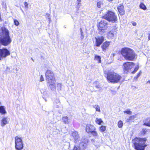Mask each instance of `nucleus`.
Instances as JSON below:
<instances>
[{
	"label": "nucleus",
	"mask_w": 150,
	"mask_h": 150,
	"mask_svg": "<svg viewBox=\"0 0 150 150\" xmlns=\"http://www.w3.org/2000/svg\"><path fill=\"white\" fill-rule=\"evenodd\" d=\"M104 73L107 74V78L110 82L117 83L120 82L122 79V76L112 71H105Z\"/></svg>",
	"instance_id": "1"
},
{
	"label": "nucleus",
	"mask_w": 150,
	"mask_h": 150,
	"mask_svg": "<svg viewBox=\"0 0 150 150\" xmlns=\"http://www.w3.org/2000/svg\"><path fill=\"white\" fill-rule=\"evenodd\" d=\"M2 34L0 35V42L2 45H8L11 42V39L9 35V31L5 28H2Z\"/></svg>",
	"instance_id": "2"
},
{
	"label": "nucleus",
	"mask_w": 150,
	"mask_h": 150,
	"mask_svg": "<svg viewBox=\"0 0 150 150\" xmlns=\"http://www.w3.org/2000/svg\"><path fill=\"white\" fill-rule=\"evenodd\" d=\"M121 53L124 58L127 60L133 61L135 57V53L131 49L125 47L122 49Z\"/></svg>",
	"instance_id": "3"
},
{
	"label": "nucleus",
	"mask_w": 150,
	"mask_h": 150,
	"mask_svg": "<svg viewBox=\"0 0 150 150\" xmlns=\"http://www.w3.org/2000/svg\"><path fill=\"white\" fill-rule=\"evenodd\" d=\"M121 53L124 58L127 60L133 61L135 57V53L131 49L125 47L122 49Z\"/></svg>",
	"instance_id": "4"
},
{
	"label": "nucleus",
	"mask_w": 150,
	"mask_h": 150,
	"mask_svg": "<svg viewBox=\"0 0 150 150\" xmlns=\"http://www.w3.org/2000/svg\"><path fill=\"white\" fill-rule=\"evenodd\" d=\"M146 140L145 138H135L132 140L134 148L137 150H144L146 146L145 144Z\"/></svg>",
	"instance_id": "5"
},
{
	"label": "nucleus",
	"mask_w": 150,
	"mask_h": 150,
	"mask_svg": "<svg viewBox=\"0 0 150 150\" xmlns=\"http://www.w3.org/2000/svg\"><path fill=\"white\" fill-rule=\"evenodd\" d=\"M124 72L127 74L128 72H131L132 73H135L138 69V67H136L133 71L132 70L134 67V64L133 62H127L123 64Z\"/></svg>",
	"instance_id": "6"
},
{
	"label": "nucleus",
	"mask_w": 150,
	"mask_h": 150,
	"mask_svg": "<svg viewBox=\"0 0 150 150\" xmlns=\"http://www.w3.org/2000/svg\"><path fill=\"white\" fill-rule=\"evenodd\" d=\"M104 18L109 22L113 23L117 22V19L115 13L111 11H108L107 13L103 16Z\"/></svg>",
	"instance_id": "7"
},
{
	"label": "nucleus",
	"mask_w": 150,
	"mask_h": 150,
	"mask_svg": "<svg viewBox=\"0 0 150 150\" xmlns=\"http://www.w3.org/2000/svg\"><path fill=\"white\" fill-rule=\"evenodd\" d=\"M108 23L105 21H102L99 23L98 28L99 33L103 35L105 33V30L107 28Z\"/></svg>",
	"instance_id": "8"
},
{
	"label": "nucleus",
	"mask_w": 150,
	"mask_h": 150,
	"mask_svg": "<svg viewBox=\"0 0 150 150\" xmlns=\"http://www.w3.org/2000/svg\"><path fill=\"white\" fill-rule=\"evenodd\" d=\"M15 148L16 150H22L23 148V144L22 139L17 136L15 138Z\"/></svg>",
	"instance_id": "9"
},
{
	"label": "nucleus",
	"mask_w": 150,
	"mask_h": 150,
	"mask_svg": "<svg viewBox=\"0 0 150 150\" xmlns=\"http://www.w3.org/2000/svg\"><path fill=\"white\" fill-rule=\"evenodd\" d=\"M45 76L47 82L56 81L54 73L50 70L47 69L46 71Z\"/></svg>",
	"instance_id": "10"
},
{
	"label": "nucleus",
	"mask_w": 150,
	"mask_h": 150,
	"mask_svg": "<svg viewBox=\"0 0 150 150\" xmlns=\"http://www.w3.org/2000/svg\"><path fill=\"white\" fill-rule=\"evenodd\" d=\"M10 54V52L6 49H0V60Z\"/></svg>",
	"instance_id": "11"
},
{
	"label": "nucleus",
	"mask_w": 150,
	"mask_h": 150,
	"mask_svg": "<svg viewBox=\"0 0 150 150\" xmlns=\"http://www.w3.org/2000/svg\"><path fill=\"white\" fill-rule=\"evenodd\" d=\"M71 136L74 139L75 143H77L78 142H79V141H81L80 140L79 136L77 132L76 131L73 132L71 134Z\"/></svg>",
	"instance_id": "12"
},
{
	"label": "nucleus",
	"mask_w": 150,
	"mask_h": 150,
	"mask_svg": "<svg viewBox=\"0 0 150 150\" xmlns=\"http://www.w3.org/2000/svg\"><path fill=\"white\" fill-rule=\"evenodd\" d=\"M56 81L47 82V84L51 90L52 91L56 90Z\"/></svg>",
	"instance_id": "13"
},
{
	"label": "nucleus",
	"mask_w": 150,
	"mask_h": 150,
	"mask_svg": "<svg viewBox=\"0 0 150 150\" xmlns=\"http://www.w3.org/2000/svg\"><path fill=\"white\" fill-rule=\"evenodd\" d=\"M81 142V141H79V142H78L79 143V148L81 150H84L85 149L87 146V144L88 142V140L86 139L85 140L84 142Z\"/></svg>",
	"instance_id": "14"
},
{
	"label": "nucleus",
	"mask_w": 150,
	"mask_h": 150,
	"mask_svg": "<svg viewBox=\"0 0 150 150\" xmlns=\"http://www.w3.org/2000/svg\"><path fill=\"white\" fill-rule=\"evenodd\" d=\"M86 131L87 133H91L96 130V128L94 125L91 124H87L86 128Z\"/></svg>",
	"instance_id": "15"
},
{
	"label": "nucleus",
	"mask_w": 150,
	"mask_h": 150,
	"mask_svg": "<svg viewBox=\"0 0 150 150\" xmlns=\"http://www.w3.org/2000/svg\"><path fill=\"white\" fill-rule=\"evenodd\" d=\"M95 39L96 41V45L97 47H99L104 40L103 36L98 37L95 38Z\"/></svg>",
	"instance_id": "16"
},
{
	"label": "nucleus",
	"mask_w": 150,
	"mask_h": 150,
	"mask_svg": "<svg viewBox=\"0 0 150 150\" xmlns=\"http://www.w3.org/2000/svg\"><path fill=\"white\" fill-rule=\"evenodd\" d=\"M117 33V32L116 29H112L108 33V38L109 39L113 37L115 35H116Z\"/></svg>",
	"instance_id": "17"
},
{
	"label": "nucleus",
	"mask_w": 150,
	"mask_h": 150,
	"mask_svg": "<svg viewBox=\"0 0 150 150\" xmlns=\"http://www.w3.org/2000/svg\"><path fill=\"white\" fill-rule=\"evenodd\" d=\"M9 122V119L7 117H4L1 120V125L2 127H4L6 125L8 124Z\"/></svg>",
	"instance_id": "18"
},
{
	"label": "nucleus",
	"mask_w": 150,
	"mask_h": 150,
	"mask_svg": "<svg viewBox=\"0 0 150 150\" xmlns=\"http://www.w3.org/2000/svg\"><path fill=\"white\" fill-rule=\"evenodd\" d=\"M110 42L106 41L103 43L101 46V48L103 50L105 51L106 49L109 47L110 45Z\"/></svg>",
	"instance_id": "19"
},
{
	"label": "nucleus",
	"mask_w": 150,
	"mask_h": 150,
	"mask_svg": "<svg viewBox=\"0 0 150 150\" xmlns=\"http://www.w3.org/2000/svg\"><path fill=\"white\" fill-rule=\"evenodd\" d=\"M118 11L120 15H123L125 13V11L124 10V6L123 5H120L117 7Z\"/></svg>",
	"instance_id": "20"
},
{
	"label": "nucleus",
	"mask_w": 150,
	"mask_h": 150,
	"mask_svg": "<svg viewBox=\"0 0 150 150\" xmlns=\"http://www.w3.org/2000/svg\"><path fill=\"white\" fill-rule=\"evenodd\" d=\"M62 119L63 122L65 124H68L70 122V120L67 116L63 117Z\"/></svg>",
	"instance_id": "21"
},
{
	"label": "nucleus",
	"mask_w": 150,
	"mask_h": 150,
	"mask_svg": "<svg viewBox=\"0 0 150 150\" xmlns=\"http://www.w3.org/2000/svg\"><path fill=\"white\" fill-rule=\"evenodd\" d=\"M144 125L150 127V118H147L144 120Z\"/></svg>",
	"instance_id": "22"
},
{
	"label": "nucleus",
	"mask_w": 150,
	"mask_h": 150,
	"mask_svg": "<svg viewBox=\"0 0 150 150\" xmlns=\"http://www.w3.org/2000/svg\"><path fill=\"white\" fill-rule=\"evenodd\" d=\"M93 136L95 137V139H98L99 137V136L97 132L95 130H93V131L91 132Z\"/></svg>",
	"instance_id": "23"
},
{
	"label": "nucleus",
	"mask_w": 150,
	"mask_h": 150,
	"mask_svg": "<svg viewBox=\"0 0 150 150\" xmlns=\"http://www.w3.org/2000/svg\"><path fill=\"white\" fill-rule=\"evenodd\" d=\"M101 57L97 55H95L94 59L97 60L98 62V63H100L101 62Z\"/></svg>",
	"instance_id": "24"
},
{
	"label": "nucleus",
	"mask_w": 150,
	"mask_h": 150,
	"mask_svg": "<svg viewBox=\"0 0 150 150\" xmlns=\"http://www.w3.org/2000/svg\"><path fill=\"white\" fill-rule=\"evenodd\" d=\"M56 104H57L58 105L60 104V102L59 99H55L54 102V105L55 107L57 108H59V105H56Z\"/></svg>",
	"instance_id": "25"
},
{
	"label": "nucleus",
	"mask_w": 150,
	"mask_h": 150,
	"mask_svg": "<svg viewBox=\"0 0 150 150\" xmlns=\"http://www.w3.org/2000/svg\"><path fill=\"white\" fill-rule=\"evenodd\" d=\"M0 113L3 114H5L6 113V112L4 106L0 107Z\"/></svg>",
	"instance_id": "26"
},
{
	"label": "nucleus",
	"mask_w": 150,
	"mask_h": 150,
	"mask_svg": "<svg viewBox=\"0 0 150 150\" xmlns=\"http://www.w3.org/2000/svg\"><path fill=\"white\" fill-rule=\"evenodd\" d=\"M62 84L59 83H57V88L58 91H61L62 90Z\"/></svg>",
	"instance_id": "27"
},
{
	"label": "nucleus",
	"mask_w": 150,
	"mask_h": 150,
	"mask_svg": "<svg viewBox=\"0 0 150 150\" xmlns=\"http://www.w3.org/2000/svg\"><path fill=\"white\" fill-rule=\"evenodd\" d=\"M95 122L97 124L99 125H101L102 123H103V122L101 119L97 118H96Z\"/></svg>",
	"instance_id": "28"
},
{
	"label": "nucleus",
	"mask_w": 150,
	"mask_h": 150,
	"mask_svg": "<svg viewBox=\"0 0 150 150\" xmlns=\"http://www.w3.org/2000/svg\"><path fill=\"white\" fill-rule=\"evenodd\" d=\"M135 118V116L134 115L130 116V117H129L128 119L127 120V122H129L131 121H132L134 120Z\"/></svg>",
	"instance_id": "29"
},
{
	"label": "nucleus",
	"mask_w": 150,
	"mask_h": 150,
	"mask_svg": "<svg viewBox=\"0 0 150 150\" xmlns=\"http://www.w3.org/2000/svg\"><path fill=\"white\" fill-rule=\"evenodd\" d=\"M117 125L119 128H122L123 125V122L121 120L119 121L118 122Z\"/></svg>",
	"instance_id": "30"
},
{
	"label": "nucleus",
	"mask_w": 150,
	"mask_h": 150,
	"mask_svg": "<svg viewBox=\"0 0 150 150\" xmlns=\"http://www.w3.org/2000/svg\"><path fill=\"white\" fill-rule=\"evenodd\" d=\"M139 7L140 8L144 10H145L146 9V6L143 3H141L140 4Z\"/></svg>",
	"instance_id": "31"
},
{
	"label": "nucleus",
	"mask_w": 150,
	"mask_h": 150,
	"mask_svg": "<svg viewBox=\"0 0 150 150\" xmlns=\"http://www.w3.org/2000/svg\"><path fill=\"white\" fill-rule=\"evenodd\" d=\"M106 130L105 126H102L99 127V130L101 132H104Z\"/></svg>",
	"instance_id": "32"
},
{
	"label": "nucleus",
	"mask_w": 150,
	"mask_h": 150,
	"mask_svg": "<svg viewBox=\"0 0 150 150\" xmlns=\"http://www.w3.org/2000/svg\"><path fill=\"white\" fill-rule=\"evenodd\" d=\"M93 107L96 109V110L98 112L100 111L99 106L98 105H95L93 106Z\"/></svg>",
	"instance_id": "33"
},
{
	"label": "nucleus",
	"mask_w": 150,
	"mask_h": 150,
	"mask_svg": "<svg viewBox=\"0 0 150 150\" xmlns=\"http://www.w3.org/2000/svg\"><path fill=\"white\" fill-rule=\"evenodd\" d=\"M103 5V3L102 1H99L97 3V6L98 8H101Z\"/></svg>",
	"instance_id": "34"
},
{
	"label": "nucleus",
	"mask_w": 150,
	"mask_h": 150,
	"mask_svg": "<svg viewBox=\"0 0 150 150\" xmlns=\"http://www.w3.org/2000/svg\"><path fill=\"white\" fill-rule=\"evenodd\" d=\"M14 24L16 26H18L19 24L18 21L15 19H14Z\"/></svg>",
	"instance_id": "35"
},
{
	"label": "nucleus",
	"mask_w": 150,
	"mask_h": 150,
	"mask_svg": "<svg viewBox=\"0 0 150 150\" xmlns=\"http://www.w3.org/2000/svg\"><path fill=\"white\" fill-rule=\"evenodd\" d=\"M124 112L125 113H127L129 115H131L132 114V112L130 110L124 111Z\"/></svg>",
	"instance_id": "36"
},
{
	"label": "nucleus",
	"mask_w": 150,
	"mask_h": 150,
	"mask_svg": "<svg viewBox=\"0 0 150 150\" xmlns=\"http://www.w3.org/2000/svg\"><path fill=\"white\" fill-rule=\"evenodd\" d=\"M81 6V2H77V4L76 6V8L79 10Z\"/></svg>",
	"instance_id": "37"
},
{
	"label": "nucleus",
	"mask_w": 150,
	"mask_h": 150,
	"mask_svg": "<svg viewBox=\"0 0 150 150\" xmlns=\"http://www.w3.org/2000/svg\"><path fill=\"white\" fill-rule=\"evenodd\" d=\"M80 30L81 31V40H82L83 38V36L82 34L83 32L82 31V29L81 28L80 29Z\"/></svg>",
	"instance_id": "38"
},
{
	"label": "nucleus",
	"mask_w": 150,
	"mask_h": 150,
	"mask_svg": "<svg viewBox=\"0 0 150 150\" xmlns=\"http://www.w3.org/2000/svg\"><path fill=\"white\" fill-rule=\"evenodd\" d=\"M44 81V79L42 75H41L40 78V81L42 82Z\"/></svg>",
	"instance_id": "39"
},
{
	"label": "nucleus",
	"mask_w": 150,
	"mask_h": 150,
	"mask_svg": "<svg viewBox=\"0 0 150 150\" xmlns=\"http://www.w3.org/2000/svg\"><path fill=\"white\" fill-rule=\"evenodd\" d=\"M24 5L25 7L26 8H28V4L27 2H25L24 3Z\"/></svg>",
	"instance_id": "40"
},
{
	"label": "nucleus",
	"mask_w": 150,
	"mask_h": 150,
	"mask_svg": "<svg viewBox=\"0 0 150 150\" xmlns=\"http://www.w3.org/2000/svg\"><path fill=\"white\" fill-rule=\"evenodd\" d=\"M73 150H80V149L79 148H78L77 147L75 146Z\"/></svg>",
	"instance_id": "41"
},
{
	"label": "nucleus",
	"mask_w": 150,
	"mask_h": 150,
	"mask_svg": "<svg viewBox=\"0 0 150 150\" xmlns=\"http://www.w3.org/2000/svg\"><path fill=\"white\" fill-rule=\"evenodd\" d=\"M46 16H47V17L48 18V19H49V20L50 21V18L49 17L50 16V15L49 13H47L46 14Z\"/></svg>",
	"instance_id": "42"
},
{
	"label": "nucleus",
	"mask_w": 150,
	"mask_h": 150,
	"mask_svg": "<svg viewBox=\"0 0 150 150\" xmlns=\"http://www.w3.org/2000/svg\"><path fill=\"white\" fill-rule=\"evenodd\" d=\"M51 125H52V123H50L48 124L47 125V127L49 128H50V127H51Z\"/></svg>",
	"instance_id": "43"
},
{
	"label": "nucleus",
	"mask_w": 150,
	"mask_h": 150,
	"mask_svg": "<svg viewBox=\"0 0 150 150\" xmlns=\"http://www.w3.org/2000/svg\"><path fill=\"white\" fill-rule=\"evenodd\" d=\"M132 24L134 26H135L136 25V23L135 22H133Z\"/></svg>",
	"instance_id": "44"
},
{
	"label": "nucleus",
	"mask_w": 150,
	"mask_h": 150,
	"mask_svg": "<svg viewBox=\"0 0 150 150\" xmlns=\"http://www.w3.org/2000/svg\"><path fill=\"white\" fill-rule=\"evenodd\" d=\"M141 73V72H140L137 74V77H139V76L140 75V74Z\"/></svg>",
	"instance_id": "45"
},
{
	"label": "nucleus",
	"mask_w": 150,
	"mask_h": 150,
	"mask_svg": "<svg viewBox=\"0 0 150 150\" xmlns=\"http://www.w3.org/2000/svg\"><path fill=\"white\" fill-rule=\"evenodd\" d=\"M148 39L149 40H150V33L148 34Z\"/></svg>",
	"instance_id": "46"
},
{
	"label": "nucleus",
	"mask_w": 150,
	"mask_h": 150,
	"mask_svg": "<svg viewBox=\"0 0 150 150\" xmlns=\"http://www.w3.org/2000/svg\"><path fill=\"white\" fill-rule=\"evenodd\" d=\"M96 87L98 88H99V86H96Z\"/></svg>",
	"instance_id": "47"
},
{
	"label": "nucleus",
	"mask_w": 150,
	"mask_h": 150,
	"mask_svg": "<svg viewBox=\"0 0 150 150\" xmlns=\"http://www.w3.org/2000/svg\"><path fill=\"white\" fill-rule=\"evenodd\" d=\"M77 2H81V0H77Z\"/></svg>",
	"instance_id": "48"
},
{
	"label": "nucleus",
	"mask_w": 150,
	"mask_h": 150,
	"mask_svg": "<svg viewBox=\"0 0 150 150\" xmlns=\"http://www.w3.org/2000/svg\"><path fill=\"white\" fill-rule=\"evenodd\" d=\"M110 2L112 1L113 0H108Z\"/></svg>",
	"instance_id": "49"
},
{
	"label": "nucleus",
	"mask_w": 150,
	"mask_h": 150,
	"mask_svg": "<svg viewBox=\"0 0 150 150\" xmlns=\"http://www.w3.org/2000/svg\"><path fill=\"white\" fill-rule=\"evenodd\" d=\"M148 82H149V83H150V80H149V81H148Z\"/></svg>",
	"instance_id": "50"
},
{
	"label": "nucleus",
	"mask_w": 150,
	"mask_h": 150,
	"mask_svg": "<svg viewBox=\"0 0 150 150\" xmlns=\"http://www.w3.org/2000/svg\"><path fill=\"white\" fill-rule=\"evenodd\" d=\"M1 104V102H0V105Z\"/></svg>",
	"instance_id": "51"
}]
</instances>
